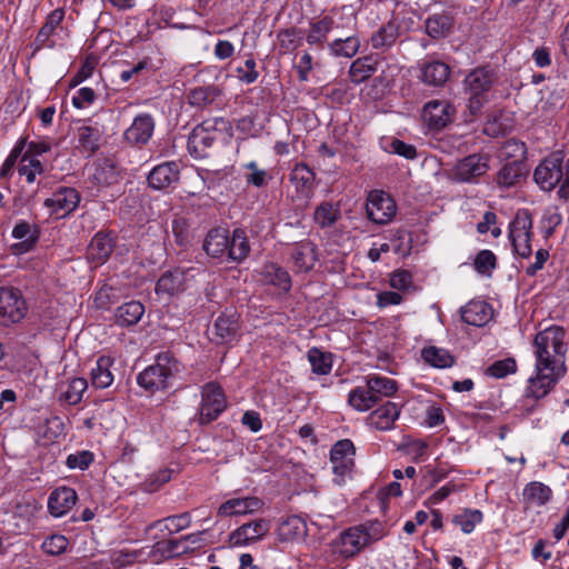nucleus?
<instances>
[{"label":"nucleus","mask_w":569,"mask_h":569,"mask_svg":"<svg viewBox=\"0 0 569 569\" xmlns=\"http://www.w3.org/2000/svg\"><path fill=\"white\" fill-rule=\"evenodd\" d=\"M566 333L561 327L551 326L538 332L533 339V372L529 377V396L549 395L567 373Z\"/></svg>","instance_id":"nucleus-1"},{"label":"nucleus","mask_w":569,"mask_h":569,"mask_svg":"<svg viewBox=\"0 0 569 569\" xmlns=\"http://www.w3.org/2000/svg\"><path fill=\"white\" fill-rule=\"evenodd\" d=\"M182 370V363L171 352L163 351L156 356L154 363L137 376V383L151 393L163 391L172 386V380Z\"/></svg>","instance_id":"nucleus-2"},{"label":"nucleus","mask_w":569,"mask_h":569,"mask_svg":"<svg viewBox=\"0 0 569 569\" xmlns=\"http://www.w3.org/2000/svg\"><path fill=\"white\" fill-rule=\"evenodd\" d=\"M533 179L540 189L551 191L561 181L558 196L561 199L569 198V159L563 164L561 152H553L546 157L536 168Z\"/></svg>","instance_id":"nucleus-3"},{"label":"nucleus","mask_w":569,"mask_h":569,"mask_svg":"<svg viewBox=\"0 0 569 569\" xmlns=\"http://www.w3.org/2000/svg\"><path fill=\"white\" fill-rule=\"evenodd\" d=\"M28 305L18 288L0 287V326L10 327L22 321Z\"/></svg>","instance_id":"nucleus-4"},{"label":"nucleus","mask_w":569,"mask_h":569,"mask_svg":"<svg viewBox=\"0 0 569 569\" xmlns=\"http://www.w3.org/2000/svg\"><path fill=\"white\" fill-rule=\"evenodd\" d=\"M532 216L528 209L517 211L513 220L509 224V239L513 251L521 258H529L532 238Z\"/></svg>","instance_id":"nucleus-5"},{"label":"nucleus","mask_w":569,"mask_h":569,"mask_svg":"<svg viewBox=\"0 0 569 569\" xmlns=\"http://www.w3.org/2000/svg\"><path fill=\"white\" fill-rule=\"evenodd\" d=\"M218 124H224L223 119L206 120L193 128L188 138V150L193 158L208 157L209 150L219 136Z\"/></svg>","instance_id":"nucleus-6"},{"label":"nucleus","mask_w":569,"mask_h":569,"mask_svg":"<svg viewBox=\"0 0 569 569\" xmlns=\"http://www.w3.org/2000/svg\"><path fill=\"white\" fill-rule=\"evenodd\" d=\"M493 81V73L487 68H477L466 77L465 88L469 94L471 114H477L480 111L486 101L485 93L490 90Z\"/></svg>","instance_id":"nucleus-7"},{"label":"nucleus","mask_w":569,"mask_h":569,"mask_svg":"<svg viewBox=\"0 0 569 569\" xmlns=\"http://www.w3.org/2000/svg\"><path fill=\"white\" fill-rule=\"evenodd\" d=\"M226 408L227 400L220 385L217 382H208L202 386L198 418L200 425H208L217 420Z\"/></svg>","instance_id":"nucleus-8"},{"label":"nucleus","mask_w":569,"mask_h":569,"mask_svg":"<svg viewBox=\"0 0 569 569\" xmlns=\"http://www.w3.org/2000/svg\"><path fill=\"white\" fill-rule=\"evenodd\" d=\"M356 448L350 439L337 441L330 450V461L335 473L333 481L341 486L355 466Z\"/></svg>","instance_id":"nucleus-9"},{"label":"nucleus","mask_w":569,"mask_h":569,"mask_svg":"<svg viewBox=\"0 0 569 569\" xmlns=\"http://www.w3.org/2000/svg\"><path fill=\"white\" fill-rule=\"evenodd\" d=\"M366 212L370 221L377 224H387L395 218L397 206L387 192L372 190L367 198Z\"/></svg>","instance_id":"nucleus-10"},{"label":"nucleus","mask_w":569,"mask_h":569,"mask_svg":"<svg viewBox=\"0 0 569 569\" xmlns=\"http://www.w3.org/2000/svg\"><path fill=\"white\" fill-rule=\"evenodd\" d=\"M489 169V156L472 153L460 159L451 171V177L458 182H475Z\"/></svg>","instance_id":"nucleus-11"},{"label":"nucleus","mask_w":569,"mask_h":569,"mask_svg":"<svg viewBox=\"0 0 569 569\" xmlns=\"http://www.w3.org/2000/svg\"><path fill=\"white\" fill-rule=\"evenodd\" d=\"M156 122L150 113L142 112L134 117L132 123L123 132V140L130 146H146L154 131Z\"/></svg>","instance_id":"nucleus-12"},{"label":"nucleus","mask_w":569,"mask_h":569,"mask_svg":"<svg viewBox=\"0 0 569 569\" xmlns=\"http://www.w3.org/2000/svg\"><path fill=\"white\" fill-rule=\"evenodd\" d=\"M455 114L453 106L446 100H432L425 104L422 118L430 129L440 130L448 126Z\"/></svg>","instance_id":"nucleus-13"},{"label":"nucleus","mask_w":569,"mask_h":569,"mask_svg":"<svg viewBox=\"0 0 569 569\" xmlns=\"http://www.w3.org/2000/svg\"><path fill=\"white\" fill-rule=\"evenodd\" d=\"M270 530V522L256 519L244 523L231 532L229 542L232 547H243L262 539Z\"/></svg>","instance_id":"nucleus-14"},{"label":"nucleus","mask_w":569,"mask_h":569,"mask_svg":"<svg viewBox=\"0 0 569 569\" xmlns=\"http://www.w3.org/2000/svg\"><path fill=\"white\" fill-rule=\"evenodd\" d=\"M335 28L333 17L326 14L313 18L309 21L308 29L305 30L306 42L317 49L328 48L329 34Z\"/></svg>","instance_id":"nucleus-15"},{"label":"nucleus","mask_w":569,"mask_h":569,"mask_svg":"<svg viewBox=\"0 0 569 569\" xmlns=\"http://www.w3.org/2000/svg\"><path fill=\"white\" fill-rule=\"evenodd\" d=\"M80 196L73 188L61 187L44 200V206L58 217L72 212L79 204Z\"/></svg>","instance_id":"nucleus-16"},{"label":"nucleus","mask_w":569,"mask_h":569,"mask_svg":"<svg viewBox=\"0 0 569 569\" xmlns=\"http://www.w3.org/2000/svg\"><path fill=\"white\" fill-rule=\"evenodd\" d=\"M114 246V238L110 233L98 232L87 248V258L96 266H101L110 258Z\"/></svg>","instance_id":"nucleus-17"},{"label":"nucleus","mask_w":569,"mask_h":569,"mask_svg":"<svg viewBox=\"0 0 569 569\" xmlns=\"http://www.w3.org/2000/svg\"><path fill=\"white\" fill-rule=\"evenodd\" d=\"M77 500L78 496L74 489L66 486L59 487L48 498L49 512L56 518L63 517L74 507Z\"/></svg>","instance_id":"nucleus-18"},{"label":"nucleus","mask_w":569,"mask_h":569,"mask_svg":"<svg viewBox=\"0 0 569 569\" xmlns=\"http://www.w3.org/2000/svg\"><path fill=\"white\" fill-rule=\"evenodd\" d=\"M179 173V164L176 161H167L150 171L148 183L152 189L162 190L177 183Z\"/></svg>","instance_id":"nucleus-19"},{"label":"nucleus","mask_w":569,"mask_h":569,"mask_svg":"<svg viewBox=\"0 0 569 569\" xmlns=\"http://www.w3.org/2000/svg\"><path fill=\"white\" fill-rule=\"evenodd\" d=\"M400 408L397 403L388 401L382 406L375 409L367 417V425L370 428L388 431L391 430L395 426L396 420L399 418Z\"/></svg>","instance_id":"nucleus-20"},{"label":"nucleus","mask_w":569,"mask_h":569,"mask_svg":"<svg viewBox=\"0 0 569 569\" xmlns=\"http://www.w3.org/2000/svg\"><path fill=\"white\" fill-rule=\"evenodd\" d=\"M419 70L420 81L432 87H442L451 73L450 67L440 60L425 61L420 64Z\"/></svg>","instance_id":"nucleus-21"},{"label":"nucleus","mask_w":569,"mask_h":569,"mask_svg":"<svg viewBox=\"0 0 569 569\" xmlns=\"http://www.w3.org/2000/svg\"><path fill=\"white\" fill-rule=\"evenodd\" d=\"M263 501L258 497L233 498L223 502L218 509V516H243L262 508Z\"/></svg>","instance_id":"nucleus-22"},{"label":"nucleus","mask_w":569,"mask_h":569,"mask_svg":"<svg viewBox=\"0 0 569 569\" xmlns=\"http://www.w3.org/2000/svg\"><path fill=\"white\" fill-rule=\"evenodd\" d=\"M229 231L224 228L211 229L202 244L204 252L213 259H223L228 257Z\"/></svg>","instance_id":"nucleus-23"},{"label":"nucleus","mask_w":569,"mask_h":569,"mask_svg":"<svg viewBox=\"0 0 569 569\" xmlns=\"http://www.w3.org/2000/svg\"><path fill=\"white\" fill-rule=\"evenodd\" d=\"M380 58L377 54H368L353 60L349 67L348 77L353 84H360L368 80L377 70Z\"/></svg>","instance_id":"nucleus-24"},{"label":"nucleus","mask_w":569,"mask_h":569,"mask_svg":"<svg viewBox=\"0 0 569 569\" xmlns=\"http://www.w3.org/2000/svg\"><path fill=\"white\" fill-rule=\"evenodd\" d=\"M239 331L238 316L234 311L221 313L213 323L214 341L228 343L233 341Z\"/></svg>","instance_id":"nucleus-25"},{"label":"nucleus","mask_w":569,"mask_h":569,"mask_svg":"<svg viewBox=\"0 0 569 569\" xmlns=\"http://www.w3.org/2000/svg\"><path fill=\"white\" fill-rule=\"evenodd\" d=\"M12 237L21 240L19 243L12 244V252L16 254H22L34 247L39 238V230L36 226L21 220L14 226Z\"/></svg>","instance_id":"nucleus-26"},{"label":"nucleus","mask_w":569,"mask_h":569,"mask_svg":"<svg viewBox=\"0 0 569 569\" xmlns=\"http://www.w3.org/2000/svg\"><path fill=\"white\" fill-rule=\"evenodd\" d=\"M461 319L470 326H485L492 317V309L483 300H471L460 309Z\"/></svg>","instance_id":"nucleus-27"},{"label":"nucleus","mask_w":569,"mask_h":569,"mask_svg":"<svg viewBox=\"0 0 569 569\" xmlns=\"http://www.w3.org/2000/svg\"><path fill=\"white\" fill-rule=\"evenodd\" d=\"M186 273L180 269L169 270L164 272L157 281L156 293L174 296L183 291L186 288Z\"/></svg>","instance_id":"nucleus-28"},{"label":"nucleus","mask_w":569,"mask_h":569,"mask_svg":"<svg viewBox=\"0 0 569 569\" xmlns=\"http://www.w3.org/2000/svg\"><path fill=\"white\" fill-rule=\"evenodd\" d=\"M315 179V172L306 163H297L289 176V180L295 186L296 190L306 197L312 193Z\"/></svg>","instance_id":"nucleus-29"},{"label":"nucleus","mask_w":569,"mask_h":569,"mask_svg":"<svg viewBox=\"0 0 569 569\" xmlns=\"http://www.w3.org/2000/svg\"><path fill=\"white\" fill-rule=\"evenodd\" d=\"M63 18L64 11L62 9H56L49 13V16L47 17V21L41 27L36 37L34 43L37 46V49L43 47L52 48L54 46V43L50 41V38L56 33Z\"/></svg>","instance_id":"nucleus-30"},{"label":"nucleus","mask_w":569,"mask_h":569,"mask_svg":"<svg viewBox=\"0 0 569 569\" xmlns=\"http://www.w3.org/2000/svg\"><path fill=\"white\" fill-rule=\"evenodd\" d=\"M293 267L299 272H308L316 263V248L311 242H301L291 250Z\"/></svg>","instance_id":"nucleus-31"},{"label":"nucleus","mask_w":569,"mask_h":569,"mask_svg":"<svg viewBox=\"0 0 569 569\" xmlns=\"http://www.w3.org/2000/svg\"><path fill=\"white\" fill-rule=\"evenodd\" d=\"M341 552L346 557L358 553L363 547L368 546L366 535L361 526L352 527L341 533Z\"/></svg>","instance_id":"nucleus-32"},{"label":"nucleus","mask_w":569,"mask_h":569,"mask_svg":"<svg viewBox=\"0 0 569 569\" xmlns=\"http://www.w3.org/2000/svg\"><path fill=\"white\" fill-rule=\"evenodd\" d=\"M250 252V244L246 231L234 229L232 236H229L228 261L241 262Z\"/></svg>","instance_id":"nucleus-33"},{"label":"nucleus","mask_w":569,"mask_h":569,"mask_svg":"<svg viewBox=\"0 0 569 569\" xmlns=\"http://www.w3.org/2000/svg\"><path fill=\"white\" fill-rule=\"evenodd\" d=\"M144 313V306L139 301H129L116 309V322L122 327H130L139 322Z\"/></svg>","instance_id":"nucleus-34"},{"label":"nucleus","mask_w":569,"mask_h":569,"mask_svg":"<svg viewBox=\"0 0 569 569\" xmlns=\"http://www.w3.org/2000/svg\"><path fill=\"white\" fill-rule=\"evenodd\" d=\"M278 535L284 541L302 539L307 535V523L299 516H289L279 525Z\"/></svg>","instance_id":"nucleus-35"},{"label":"nucleus","mask_w":569,"mask_h":569,"mask_svg":"<svg viewBox=\"0 0 569 569\" xmlns=\"http://www.w3.org/2000/svg\"><path fill=\"white\" fill-rule=\"evenodd\" d=\"M377 403L385 397L393 396L398 390L396 380L380 375H369L366 380Z\"/></svg>","instance_id":"nucleus-36"},{"label":"nucleus","mask_w":569,"mask_h":569,"mask_svg":"<svg viewBox=\"0 0 569 569\" xmlns=\"http://www.w3.org/2000/svg\"><path fill=\"white\" fill-rule=\"evenodd\" d=\"M399 36V26L390 20L371 34L370 42L373 49H388L395 44Z\"/></svg>","instance_id":"nucleus-37"},{"label":"nucleus","mask_w":569,"mask_h":569,"mask_svg":"<svg viewBox=\"0 0 569 569\" xmlns=\"http://www.w3.org/2000/svg\"><path fill=\"white\" fill-rule=\"evenodd\" d=\"M360 49L358 36L351 34L346 38H336L328 43V50L333 57L352 58Z\"/></svg>","instance_id":"nucleus-38"},{"label":"nucleus","mask_w":569,"mask_h":569,"mask_svg":"<svg viewBox=\"0 0 569 569\" xmlns=\"http://www.w3.org/2000/svg\"><path fill=\"white\" fill-rule=\"evenodd\" d=\"M113 360L110 357L102 356L97 362L96 367L91 369V383L96 388L104 389L113 382V375L110 371Z\"/></svg>","instance_id":"nucleus-39"},{"label":"nucleus","mask_w":569,"mask_h":569,"mask_svg":"<svg viewBox=\"0 0 569 569\" xmlns=\"http://www.w3.org/2000/svg\"><path fill=\"white\" fill-rule=\"evenodd\" d=\"M87 388L88 382L84 378H73L62 385L59 399L69 406H76L81 402Z\"/></svg>","instance_id":"nucleus-40"},{"label":"nucleus","mask_w":569,"mask_h":569,"mask_svg":"<svg viewBox=\"0 0 569 569\" xmlns=\"http://www.w3.org/2000/svg\"><path fill=\"white\" fill-rule=\"evenodd\" d=\"M523 163L518 160L507 162L497 172L496 182L501 188H511L516 186L522 177Z\"/></svg>","instance_id":"nucleus-41"},{"label":"nucleus","mask_w":569,"mask_h":569,"mask_svg":"<svg viewBox=\"0 0 569 569\" xmlns=\"http://www.w3.org/2000/svg\"><path fill=\"white\" fill-rule=\"evenodd\" d=\"M522 496L527 503L541 507L549 502L552 491L547 485L532 481L526 485Z\"/></svg>","instance_id":"nucleus-42"},{"label":"nucleus","mask_w":569,"mask_h":569,"mask_svg":"<svg viewBox=\"0 0 569 569\" xmlns=\"http://www.w3.org/2000/svg\"><path fill=\"white\" fill-rule=\"evenodd\" d=\"M376 397L371 393L369 386H358L350 390L348 403L357 411L363 412L377 405Z\"/></svg>","instance_id":"nucleus-43"},{"label":"nucleus","mask_w":569,"mask_h":569,"mask_svg":"<svg viewBox=\"0 0 569 569\" xmlns=\"http://www.w3.org/2000/svg\"><path fill=\"white\" fill-rule=\"evenodd\" d=\"M426 32L433 39H441L449 34L453 20L445 13L432 14L426 20Z\"/></svg>","instance_id":"nucleus-44"},{"label":"nucleus","mask_w":569,"mask_h":569,"mask_svg":"<svg viewBox=\"0 0 569 569\" xmlns=\"http://www.w3.org/2000/svg\"><path fill=\"white\" fill-rule=\"evenodd\" d=\"M339 218V204H335L328 201L320 203L313 212V220L320 228H329L333 226Z\"/></svg>","instance_id":"nucleus-45"},{"label":"nucleus","mask_w":569,"mask_h":569,"mask_svg":"<svg viewBox=\"0 0 569 569\" xmlns=\"http://www.w3.org/2000/svg\"><path fill=\"white\" fill-rule=\"evenodd\" d=\"M264 280L274 287L279 288L283 292H288L291 289V278L286 269L274 263L264 266L263 269Z\"/></svg>","instance_id":"nucleus-46"},{"label":"nucleus","mask_w":569,"mask_h":569,"mask_svg":"<svg viewBox=\"0 0 569 569\" xmlns=\"http://www.w3.org/2000/svg\"><path fill=\"white\" fill-rule=\"evenodd\" d=\"M308 361L311 365L312 372L318 376L329 375L332 369L331 353L325 352L319 348H311L307 353Z\"/></svg>","instance_id":"nucleus-47"},{"label":"nucleus","mask_w":569,"mask_h":569,"mask_svg":"<svg viewBox=\"0 0 569 569\" xmlns=\"http://www.w3.org/2000/svg\"><path fill=\"white\" fill-rule=\"evenodd\" d=\"M482 519L483 513L479 509L466 508L462 512L453 516L452 522L458 526L463 533L469 535Z\"/></svg>","instance_id":"nucleus-48"},{"label":"nucleus","mask_w":569,"mask_h":569,"mask_svg":"<svg viewBox=\"0 0 569 569\" xmlns=\"http://www.w3.org/2000/svg\"><path fill=\"white\" fill-rule=\"evenodd\" d=\"M100 131L97 128L83 126L78 128V141L83 152L89 156L99 149Z\"/></svg>","instance_id":"nucleus-49"},{"label":"nucleus","mask_w":569,"mask_h":569,"mask_svg":"<svg viewBox=\"0 0 569 569\" xmlns=\"http://www.w3.org/2000/svg\"><path fill=\"white\" fill-rule=\"evenodd\" d=\"M422 359L436 368H448L453 363V357L442 348L428 347L422 350Z\"/></svg>","instance_id":"nucleus-50"},{"label":"nucleus","mask_w":569,"mask_h":569,"mask_svg":"<svg viewBox=\"0 0 569 569\" xmlns=\"http://www.w3.org/2000/svg\"><path fill=\"white\" fill-rule=\"evenodd\" d=\"M218 96L214 87H198L192 89L188 94V101L191 106L203 108L211 104Z\"/></svg>","instance_id":"nucleus-51"},{"label":"nucleus","mask_w":569,"mask_h":569,"mask_svg":"<svg viewBox=\"0 0 569 569\" xmlns=\"http://www.w3.org/2000/svg\"><path fill=\"white\" fill-rule=\"evenodd\" d=\"M18 172L20 176L26 177L29 183H32L34 182L36 177L43 172V166L37 158L23 154Z\"/></svg>","instance_id":"nucleus-52"},{"label":"nucleus","mask_w":569,"mask_h":569,"mask_svg":"<svg viewBox=\"0 0 569 569\" xmlns=\"http://www.w3.org/2000/svg\"><path fill=\"white\" fill-rule=\"evenodd\" d=\"M69 540L63 535H51L41 543V550L48 556H60L67 551Z\"/></svg>","instance_id":"nucleus-53"},{"label":"nucleus","mask_w":569,"mask_h":569,"mask_svg":"<svg viewBox=\"0 0 569 569\" xmlns=\"http://www.w3.org/2000/svg\"><path fill=\"white\" fill-rule=\"evenodd\" d=\"M562 216L558 207H549L545 210L541 219V231L545 238H549L553 234L556 228L561 224Z\"/></svg>","instance_id":"nucleus-54"},{"label":"nucleus","mask_w":569,"mask_h":569,"mask_svg":"<svg viewBox=\"0 0 569 569\" xmlns=\"http://www.w3.org/2000/svg\"><path fill=\"white\" fill-rule=\"evenodd\" d=\"M473 266L478 273L491 276L497 267V258L492 251L481 250L477 253Z\"/></svg>","instance_id":"nucleus-55"},{"label":"nucleus","mask_w":569,"mask_h":569,"mask_svg":"<svg viewBox=\"0 0 569 569\" xmlns=\"http://www.w3.org/2000/svg\"><path fill=\"white\" fill-rule=\"evenodd\" d=\"M243 169L249 170L250 172L246 174V182L247 184L254 186L257 188H262L267 186L268 180L271 179V177L268 174V172L263 169H259L256 161H250L246 164H243Z\"/></svg>","instance_id":"nucleus-56"},{"label":"nucleus","mask_w":569,"mask_h":569,"mask_svg":"<svg viewBox=\"0 0 569 569\" xmlns=\"http://www.w3.org/2000/svg\"><path fill=\"white\" fill-rule=\"evenodd\" d=\"M528 388H529V379L527 380L526 387L523 389L522 398L519 401V405L517 406V410L519 411V415L523 418H527L530 415H532L539 408L540 401L548 396V395H543L539 398H535V397L528 395V392H527Z\"/></svg>","instance_id":"nucleus-57"},{"label":"nucleus","mask_w":569,"mask_h":569,"mask_svg":"<svg viewBox=\"0 0 569 569\" xmlns=\"http://www.w3.org/2000/svg\"><path fill=\"white\" fill-rule=\"evenodd\" d=\"M517 371V362L513 358H506L495 361L488 367L487 373L493 378L501 379Z\"/></svg>","instance_id":"nucleus-58"},{"label":"nucleus","mask_w":569,"mask_h":569,"mask_svg":"<svg viewBox=\"0 0 569 569\" xmlns=\"http://www.w3.org/2000/svg\"><path fill=\"white\" fill-rule=\"evenodd\" d=\"M94 460V455L89 450H80L67 457L66 465L69 469L86 470Z\"/></svg>","instance_id":"nucleus-59"},{"label":"nucleus","mask_w":569,"mask_h":569,"mask_svg":"<svg viewBox=\"0 0 569 569\" xmlns=\"http://www.w3.org/2000/svg\"><path fill=\"white\" fill-rule=\"evenodd\" d=\"M237 78L239 81L246 84L256 82L259 78V71L257 70V63L254 59L249 58L244 61L243 66H239L236 69Z\"/></svg>","instance_id":"nucleus-60"},{"label":"nucleus","mask_w":569,"mask_h":569,"mask_svg":"<svg viewBox=\"0 0 569 569\" xmlns=\"http://www.w3.org/2000/svg\"><path fill=\"white\" fill-rule=\"evenodd\" d=\"M188 220L183 217H178L172 221V232L174 236V240L177 244L181 247H186L190 242V231H189Z\"/></svg>","instance_id":"nucleus-61"},{"label":"nucleus","mask_w":569,"mask_h":569,"mask_svg":"<svg viewBox=\"0 0 569 569\" xmlns=\"http://www.w3.org/2000/svg\"><path fill=\"white\" fill-rule=\"evenodd\" d=\"M26 143H27V139L26 138H21L17 143L16 146L13 147V149L11 150V152L9 153V156L7 157V159L4 160L2 167H1V170H0V178H7L12 168L14 167L18 158L22 154V151L24 150L26 148Z\"/></svg>","instance_id":"nucleus-62"},{"label":"nucleus","mask_w":569,"mask_h":569,"mask_svg":"<svg viewBox=\"0 0 569 569\" xmlns=\"http://www.w3.org/2000/svg\"><path fill=\"white\" fill-rule=\"evenodd\" d=\"M391 249L399 256L406 257L411 250V237L403 230H397L391 239Z\"/></svg>","instance_id":"nucleus-63"},{"label":"nucleus","mask_w":569,"mask_h":569,"mask_svg":"<svg viewBox=\"0 0 569 569\" xmlns=\"http://www.w3.org/2000/svg\"><path fill=\"white\" fill-rule=\"evenodd\" d=\"M527 152L526 144L518 140H508L505 142L502 147V154L506 158H515L513 160H518L522 162Z\"/></svg>","instance_id":"nucleus-64"}]
</instances>
